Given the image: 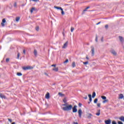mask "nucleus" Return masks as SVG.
<instances>
[{
    "instance_id": "6e6552de",
    "label": "nucleus",
    "mask_w": 124,
    "mask_h": 124,
    "mask_svg": "<svg viewBox=\"0 0 124 124\" xmlns=\"http://www.w3.org/2000/svg\"><path fill=\"white\" fill-rule=\"evenodd\" d=\"M2 23H1V25L2 27H4V23L6 22V20H5V18H3L2 21Z\"/></svg>"
},
{
    "instance_id": "20e7f679",
    "label": "nucleus",
    "mask_w": 124,
    "mask_h": 124,
    "mask_svg": "<svg viewBox=\"0 0 124 124\" xmlns=\"http://www.w3.org/2000/svg\"><path fill=\"white\" fill-rule=\"evenodd\" d=\"M73 109V113H76L77 112V106L75 105L73 108H72Z\"/></svg>"
},
{
    "instance_id": "423d86ee",
    "label": "nucleus",
    "mask_w": 124,
    "mask_h": 124,
    "mask_svg": "<svg viewBox=\"0 0 124 124\" xmlns=\"http://www.w3.org/2000/svg\"><path fill=\"white\" fill-rule=\"evenodd\" d=\"M105 124H111V119H108V120L105 121Z\"/></svg>"
},
{
    "instance_id": "7c9ffc66",
    "label": "nucleus",
    "mask_w": 124,
    "mask_h": 124,
    "mask_svg": "<svg viewBox=\"0 0 124 124\" xmlns=\"http://www.w3.org/2000/svg\"><path fill=\"white\" fill-rule=\"evenodd\" d=\"M61 11H62V12H61L62 15H64V12L63 11V9H62V10H61Z\"/></svg>"
},
{
    "instance_id": "aec40b11",
    "label": "nucleus",
    "mask_w": 124,
    "mask_h": 124,
    "mask_svg": "<svg viewBox=\"0 0 124 124\" xmlns=\"http://www.w3.org/2000/svg\"><path fill=\"white\" fill-rule=\"evenodd\" d=\"M119 39L121 42H123V41L124 40V38L122 36H119Z\"/></svg>"
},
{
    "instance_id": "13d9d810",
    "label": "nucleus",
    "mask_w": 124,
    "mask_h": 124,
    "mask_svg": "<svg viewBox=\"0 0 124 124\" xmlns=\"http://www.w3.org/2000/svg\"><path fill=\"white\" fill-rule=\"evenodd\" d=\"M101 41H103V38L101 39Z\"/></svg>"
},
{
    "instance_id": "f03ea898",
    "label": "nucleus",
    "mask_w": 124,
    "mask_h": 124,
    "mask_svg": "<svg viewBox=\"0 0 124 124\" xmlns=\"http://www.w3.org/2000/svg\"><path fill=\"white\" fill-rule=\"evenodd\" d=\"M33 67L31 66H24L22 67V69L23 70H30L31 69H32Z\"/></svg>"
},
{
    "instance_id": "a211bd4d",
    "label": "nucleus",
    "mask_w": 124,
    "mask_h": 124,
    "mask_svg": "<svg viewBox=\"0 0 124 124\" xmlns=\"http://www.w3.org/2000/svg\"><path fill=\"white\" fill-rule=\"evenodd\" d=\"M96 95V94L95 93V92H93V95H92L93 98H94V97H95Z\"/></svg>"
},
{
    "instance_id": "5fc2aeb1",
    "label": "nucleus",
    "mask_w": 124,
    "mask_h": 124,
    "mask_svg": "<svg viewBox=\"0 0 124 124\" xmlns=\"http://www.w3.org/2000/svg\"><path fill=\"white\" fill-rule=\"evenodd\" d=\"M86 59L87 60H89V57H88V56H87V57H86Z\"/></svg>"
},
{
    "instance_id": "bf43d9fd",
    "label": "nucleus",
    "mask_w": 124,
    "mask_h": 124,
    "mask_svg": "<svg viewBox=\"0 0 124 124\" xmlns=\"http://www.w3.org/2000/svg\"><path fill=\"white\" fill-rule=\"evenodd\" d=\"M90 103H91V102H88V104H90Z\"/></svg>"
},
{
    "instance_id": "09e8293b",
    "label": "nucleus",
    "mask_w": 124,
    "mask_h": 124,
    "mask_svg": "<svg viewBox=\"0 0 124 124\" xmlns=\"http://www.w3.org/2000/svg\"><path fill=\"white\" fill-rule=\"evenodd\" d=\"M105 28H106V29H108V25H105Z\"/></svg>"
},
{
    "instance_id": "49530a36",
    "label": "nucleus",
    "mask_w": 124,
    "mask_h": 124,
    "mask_svg": "<svg viewBox=\"0 0 124 124\" xmlns=\"http://www.w3.org/2000/svg\"><path fill=\"white\" fill-rule=\"evenodd\" d=\"M23 54H24V55H25V54H26V50L24 49L23 51Z\"/></svg>"
},
{
    "instance_id": "cd10ccee",
    "label": "nucleus",
    "mask_w": 124,
    "mask_h": 124,
    "mask_svg": "<svg viewBox=\"0 0 124 124\" xmlns=\"http://www.w3.org/2000/svg\"><path fill=\"white\" fill-rule=\"evenodd\" d=\"M17 76H22V74L21 73H17Z\"/></svg>"
},
{
    "instance_id": "b1692460",
    "label": "nucleus",
    "mask_w": 124,
    "mask_h": 124,
    "mask_svg": "<svg viewBox=\"0 0 124 124\" xmlns=\"http://www.w3.org/2000/svg\"><path fill=\"white\" fill-rule=\"evenodd\" d=\"M89 8H90V7H87L85 8V9H84L83 10V12H85V11H87V10H88V9H89Z\"/></svg>"
},
{
    "instance_id": "f704fd0d",
    "label": "nucleus",
    "mask_w": 124,
    "mask_h": 124,
    "mask_svg": "<svg viewBox=\"0 0 124 124\" xmlns=\"http://www.w3.org/2000/svg\"><path fill=\"white\" fill-rule=\"evenodd\" d=\"M19 58H20V53H17V59H19Z\"/></svg>"
},
{
    "instance_id": "473e14b6",
    "label": "nucleus",
    "mask_w": 124,
    "mask_h": 124,
    "mask_svg": "<svg viewBox=\"0 0 124 124\" xmlns=\"http://www.w3.org/2000/svg\"><path fill=\"white\" fill-rule=\"evenodd\" d=\"M88 63H89V62L87 61L85 62H83V64H88Z\"/></svg>"
},
{
    "instance_id": "bb28decb",
    "label": "nucleus",
    "mask_w": 124,
    "mask_h": 124,
    "mask_svg": "<svg viewBox=\"0 0 124 124\" xmlns=\"http://www.w3.org/2000/svg\"><path fill=\"white\" fill-rule=\"evenodd\" d=\"M75 62H73L72 64V67H74L75 66Z\"/></svg>"
},
{
    "instance_id": "052dcab7",
    "label": "nucleus",
    "mask_w": 124,
    "mask_h": 124,
    "mask_svg": "<svg viewBox=\"0 0 124 124\" xmlns=\"http://www.w3.org/2000/svg\"><path fill=\"white\" fill-rule=\"evenodd\" d=\"M22 6H25V5H22Z\"/></svg>"
},
{
    "instance_id": "9d476101",
    "label": "nucleus",
    "mask_w": 124,
    "mask_h": 124,
    "mask_svg": "<svg viewBox=\"0 0 124 124\" xmlns=\"http://www.w3.org/2000/svg\"><path fill=\"white\" fill-rule=\"evenodd\" d=\"M92 56H93L94 55V48L93 47V46H92Z\"/></svg>"
},
{
    "instance_id": "1a4fd4ad",
    "label": "nucleus",
    "mask_w": 124,
    "mask_h": 124,
    "mask_svg": "<svg viewBox=\"0 0 124 124\" xmlns=\"http://www.w3.org/2000/svg\"><path fill=\"white\" fill-rule=\"evenodd\" d=\"M124 97V94L122 93H121L119 95V99H123V98Z\"/></svg>"
},
{
    "instance_id": "f3484780",
    "label": "nucleus",
    "mask_w": 124,
    "mask_h": 124,
    "mask_svg": "<svg viewBox=\"0 0 124 124\" xmlns=\"http://www.w3.org/2000/svg\"><path fill=\"white\" fill-rule=\"evenodd\" d=\"M54 71H56V72L59 71V68H54L53 69Z\"/></svg>"
},
{
    "instance_id": "6e6d98bb",
    "label": "nucleus",
    "mask_w": 124,
    "mask_h": 124,
    "mask_svg": "<svg viewBox=\"0 0 124 124\" xmlns=\"http://www.w3.org/2000/svg\"><path fill=\"white\" fill-rule=\"evenodd\" d=\"M45 75H46V76H48V74L47 73H45Z\"/></svg>"
},
{
    "instance_id": "864d4df0",
    "label": "nucleus",
    "mask_w": 124,
    "mask_h": 124,
    "mask_svg": "<svg viewBox=\"0 0 124 124\" xmlns=\"http://www.w3.org/2000/svg\"><path fill=\"white\" fill-rule=\"evenodd\" d=\"M73 124H78V123H77V122H74Z\"/></svg>"
},
{
    "instance_id": "3c124183",
    "label": "nucleus",
    "mask_w": 124,
    "mask_h": 124,
    "mask_svg": "<svg viewBox=\"0 0 124 124\" xmlns=\"http://www.w3.org/2000/svg\"><path fill=\"white\" fill-rule=\"evenodd\" d=\"M83 98H84V99H87L88 97L87 96H86L85 97H84Z\"/></svg>"
},
{
    "instance_id": "e433bc0d",
    "label": "nucleus",
    "mask_w": 124,
    "mask_h": 124,
    "mask_svg": "<svg viewBox=\"0 0 124 124\" xmlns=\"http://www.w3.org/2000/svg\"><path fill=\"white\" fill-rule=\"evenodd\" d=\"M9 58H7L6 59V62H9Z\"/></svg>"
},
{
    "instance_id": "6ab92c4d",
    "label": "nucleus",
    "mask_w": 124,
    "mask_h": 124,
    "mask_svg": "<svg viewBox=\"0 0 124 124\" xmlns=\"http://www.w3.org/2000/svg\"><path fill=\"white\" fill-rule=\"evenodd\" d=\"M58 94L59 95H60V96H61V97L64 96V94H62V93H59Z\"/></svg>"
},
{
    "instance_id": "a878e982",
    "label": "nucleus",
    "mask_w": 124,
    "mask_h": 124,
    "mask_svg": "<svg viewBox=\"0 0 124 124\" xmlns=\"http://www.w3.org/2000/svg\"><path fill=\"white\" fill-rule=\"evenodd\" d=\"M98 100V99L97 98L95 99L94 100V103H97Z\"/></svg>"
},
{
    "instance_id": "2f4dec72",
    "label": "nucleus",
    "mask_w": 124,
    "mask_h": 124,
    "mask_svg": "<svg viewBox=\"0 0 124 124\" xmlns=\"http://www.w3.org/2000/svg\"><path fill=\"white\" fill-rule=\"evenodd\" d=\"M73 31H74V28L71 27V32H73Z\"/></svg>"
},
{
    "instance_id": "5701e85b",
    "label": "nucleus",
    "mask_w": 124,
    "mask_h": 124,
    "mask_svg": "<svg viewBox=\"0 0 124 124\" xmlns=\"http://www.w3.org/2000/svg\"><path fill=\"white\" fill-rule=\"evenodd\" d=\"M19 20H20V17H16V22H18L19 21Z\"/></svg>"
},
{
    "instance_id": "0eeeda50",
    "label": "nucleus",
    "mask_w": 124,
    "mask_h": 124,
    "mask_svg": "<svg viewBox=\"0 0 124 124\" xmlns=\"http://www.w3.org/2000/svg\"><path fill=\"white\" fill-rule=\"evenodd\" d=\"M68 44V42L67 41L65 44H64L63 46H62V48L63 49H65V48H66V47H67V45Z\"/></svg>"
},
{
    "instance_id": "c03bdc74",
    "label": "nucleus",
    "mask_w": 124,
    "mask_h": 124,
    "mask_svg": "<svg viewBox=\"0 0 124 124\" xmlns=\"http://www.w3.org/2000/svg\"><path fill=\"white\" fill-rule=\"evenodd\" d=\"M78 106H79V107H81L82 106V104H81L80 103H78Z\"/></svg>"
},
{
    "instance_id": "72a5a7b5",
    "label": "nucleus",
    "mask_w": 124,
    "mask_h": 124,
    "mask_svg": "<svg viewBox=\"0 0 124 124\" xmlns=\"http://www.w3.org/2000/svg\"><path fill=\"white\" fill-rule=\"evenodd\" d=\"M112 124H117V122H116V121H113L112 122Z\"/></svg>"
},
{
    "instance_id": "412c9836",
    "label": "nucleus",
    "mask_w": 124,
    "mask_h": 124,
    "mask_svg": "<svg viewBox=\"0 0 124 124\" xmlns=\"http://www.w3.org/2000/svg\"><path fill=\"white\" fill-rule=\"evenodd\" d=\"M34 10H35V8L34 7H32L31 10V13H32V12H33Z\"/></svg>"
},
{
    "instance_id": "37998d69",
    "label": "nucleus",
    "mask_w": 124,
    "mask_h": 124,
    "mask_svg": "<svg viewBox=\"0 0 124 124\" xmlns=\"http://www.w3.org/2000/svg\"><path fill=\"white\" fill-rule=\"evenodd\" d=\"M95 41H96V42H97V41H98V40H97V35H96Z\"/></svg>"
},
{
    "instance_id": "39448f33",
    "label": "nucleus",
    "mask_w": 124,
    "mask_h": 124,
    "mask_svg": "<svg viewBox=\"0 0 124 124\" xmlns=\"http://www.w3.org/2000/svg\"><path fill=\"white\" fill-rule=\"evenodd\" d=\"M78 116L80 118H82V109H78Z\"/></svg>"
},
{
    "instance_id": "f8f14e48",
    "label": "nucleus",
    "mask_w": 124,
    "mask_h": 124,
    "mask_svg": "<svg viewBox=\"0 0 124 124\" xmlns=\"http://www.w3.org/2000/svg\"><path fill=\"white\" fill-rule=\"evenodd\" d=\"M46 98H47V99L50 98V93H47L46 95Z\"/></svg>"
},
{
    "instance_id": "f257e3e1",
    "label": "nucleus",
    "mask_w": 124,
    "mask_h": 124,
    "mask_svg": "<svg viewBox=\"0 0 124 124\" xmlns=\"http://www.w3.org/2000/svg\"><path fill=\"white\" fill-rule=\"evenodd\" d=\"M63 106H65L62 108L63 111H71L73 108L72 105H68L67 103L63 104Z\"/></svg>"
},
{
    "instance_id": "79ce46f5",
    "label": "nucleus",
    "mask_w": 124,
    "mask_h": 124,
    "mask_svg": "<svg viewBox=\"0 0 124 124\" xmlns=\"http://www.w3.org/2000/svg\"><path fill=\"white\" fill-rule=\"evenodd\" d=\"M36 30L38 31H39V27H36Z\"/></svg>"
},
{
    "instance_id": "393cba45",
    "label": "nucleus",
    "mask_w": 124,
    "mask_h": 124,
    "mask_svg": "<svg viewBox=\"0 0 124 124\" xmlns=\"http://www.w3.org/2000/svg\"><path fill=\"white\" fill-rule=\"evenodd\" d=\"M101 98H102V99H104V100H105V99H106V96H101Z\"/></svg>"
},
{
    "instance_id": "2eb2a0df",
    "label": "nucleus",
    "mask_w": 124,
    "mask_h": 124,
    "mask_svg": "<svg viewBox=\"0 0 124 124\" xmlns=\"http://www.w3.org/2000/svg\"><path fill=\"white\" fill-rule=\"evenodd\" d=\"M34 55L35 57H36V56H37V51L36 50V49H34Z\"/></svg>"
},
{
    "instance_id": "a19ab883",
    "label": "nucleus",
    "mask_w": 124,
    "mask_h": 124,
    "mask_svg": "<svg viewBox=\"0 0 124 124\" xmlns=\"http://www.w3.org/2000/svg\"><path fill=\"white\" fill-rule=\"evenodd\" d=\"M14 7H17V3H16V2L15 3Z\"/></svg>"
},
{
    "instance_id": "c85d7f7f",
    "label": "nucleus",
    "mask_w": 124,
    "mask_h": 124,
    "mask_svg": "<svg viewBox=\"0 0 124 124\" xmlns=\"http://www.w3.org/2000/svg\"><path fill=\"white\" fill-rule=\"evenodd\" d=\"M106 102H108V99H105L103 101V103H106Z\"/></svg>"
},
{
    "instance_id": "4be33fe9",
    "label": "nucleus",
    "mask_w": 124,
    "mask_h": 124,
    "mask_svg": "<svg viewBox=\"0 0 124 124\" xmlns=\"http://www.w3.org/2000/svg\"><path fill=\"white\" fill-rule=\"evenodd\" d=\"M96 116H99L100 115V109L98 111V113H96Z\"/></svg>"
},
{
    "instance_id": "58836bf2",
    "label": "nucleus",
    "mask_w": 124,
    "mask_h": 124,
    "mask_svg": "<svg viewBox=\"0 0 124 124\" xmlns=\"http://www.w3.org/2000/svg\"><path fill=\"white\" fill-rule=\"evenodd\" d=\"M100 105H101L100 103H98V104H97V106L98 107H99V108H100Z\"/></svg>"
},
{
    "instance_id": "9b49d317",
    "label": "nucleus",
    "mask_w": 124,
    "mask_h": 124,
    "mask_svg": "<svg viewBox=\"0 0 124 124\" xmlns=\"http://www.w3.org/2000/svg\"><path fill=\"white\" fill-rule=\"evenodd\" d=\"M0 98L5 99L6 98V96H5L4 95L2 94H0Z\"/></svg>"
},
{
    "instance_id": "a18cd8bd",
    "label": "nucleus",
    "mask_w": 124,
    "mask_h": 124,
    "mask_svg": "<svg viewBox=\"0 0 124 124\" xmlns=\"http://www.w3.org/2000/svg\"><path fill=\"white\" fill-rule=\"evenodd\" d=\"M118 124H124V123H123V122H122L121 121H119L118 122Z\"/></svg>"
},
{
    "instance_id": "de8ad7c7",
    "label": "nucleus",
    "mask_w": 124,
    "mask_h": 124,
    "mask_svg": "<svg viewBox=\"0 0 124 124\" xmlns=\"http://www.w3.org/2000/svg\"><path fill=\"white\" fill-rule=\"evenodd\" d=\"M92 100H93V99H92V98H89V101L90 102H92Z\"/></svg>"
},
{
    "instance_id": "8fccbe9b",
    "label": "nucleus",
    "mask_w": 124,
    "mask_h": 124,
    "mask_svg": "<svg viewBox=\"0 0 124 124\" xmlns=\"http://www.w3.org/2000/svg\"><path fill=\"white\" fill-rule=\"evenodd\" d=\"M88 96H89V98H92V95L91 94H89Z\"/></svg>"
},
{
    "instance_id": "4c0bfd02",
    "label": "nucleus",
    "mask_w": 124,
    "mask_h": 124,
    "mask_svg": "<svg viewBox=\"0 0 124 124\" xmlns=\"http://www.w3.org/2000/svg\"><path fill=\"white\" fill-rule=\"evenodd\" d=\"M66 62H68V60L66 59L65 61L64 62V63H66Z\"/></svg>"
},
{
    "instance_id": "c9c22d12",
    "label": "nucleus",
    "mask_w": 124,
    "mask_h": 124,
    "mask_svg": "<svg viewBox=\"0 0 124 124\" xmlns=\"http://www.w3.org/2000/svg\"><path fill=\"white\" fill-rule=\"evenodd\" d=\"M8 121H9V122H10V123H12V119H10L8 118Z\"/></svg>"
},
{
    "instance_id": "c756f323",
    "label": "nucleus",
    "mask_w": 124,
    "mask_h": 124,
    "mask_svg": "<svg viewBox=\"0 0 124 124\" xmlns=\"http://www.w3.org/2000/svg\"><path fill=\"white\" fill-rule=\"evenodd\" d=\"M67 101H66V98H64L63 99V102H64V103H66Z\"/></svg>"
},
{
    "instance_id": "dca6fc26",
    "label": "nucleus",
    "mask_w": 124,
    "mask_h": 124,
    "mask_svg": "<svg viewBox=\"0 0 124 124\" xmlns=\"http://www.w3.org/2000/svg\"><path fill=\"white\" fill-rule=\"evenodd\" d=\"M119 120H120V121H122V122H124V117L121 116L119 117Z\"/></svg>"
},
{
    "instance_id": "ea45409f",
    "label": "nucleus",
    "mask_w": 124,
    "mask_h": 124,
    "mask_svg": "<svg viewBox=\"0 0 124 124\" xmlns=\"http://www.w3.org/2000/svg\"><path fill=\"white\" fill-rule=\"evenodd\" d=\"M32 1H34L35 2H36L37 1H39V0H31Z\"/></svg>"
},
{
    "instance_id": "7ed1b4c3",
    "label": "nucleus",
    "mask_w": 124,
    "mask_h": 124,
    "mask_svg": "<svg viewBox=\"0 0 124 124\" xmlns=\"http://www.w3.org/2000/svg\"><path fill=\"white\" fill-rule=\"evenodd\" d=\"M87 118L89 119V120H91V119H92V118H93V114H92V113H88L87 114Z\"/></svg>"
},
{
    "instance_id": "ddd939ff",
    "label": "nucleus",
    "mask_w": 124,
    "mask_h": 124,
    "mask_svg": "<svg viewBox=\"0 0 124 124\" xmlns=\"http://www.w3.org/2000/svg\"><path fill=\"white\" fill-rule=\"evenodd\" d=\"M111 54H113L114 55V56H116V55H117V53L114 50H111Z\"/></svg>"
},
{
    "instance_id": "4468645a",
    "label": "nucleus",
    "mask_w": 124,
    "mask_h": 124,
    "mask_svg": "<svg viewBox=\"0 0 124 124\" xmlns=\"http://www.w3.org/2000/svg\"><path fill=\"white\" fill-rule=\"evenodd\" d=\"M54 8H56V9H59V10H62V8L61 7H58V6H55Z\"/></svg>"
},
{
    "instance_id": "603ef678",
    "label": "nucleus",
    "mask_w": 124,
    "mask_h": 124,
    "mask_svg": "<svg viewBox=\"0 0 124 124\" xmlns=\"http://www.w3.org/2000/svg\"><path fill=\"white\" fill-rule=\"evenodd\" d=\"M51 66H53L54 67H56V64H52Z\"/></svg>"
},
{
    "instance_id": "4d7b16f0",
    "label": "nucleus",
    "mask_w": 124,
    "mask_h": 124,
    "mask_svg": "<svg viewBox=\"0 0 124 124\" xmlns=\"http://www.w3.org/2000/svg\"><path fill=\"white\" fill-rule=\"evenodd\" d=\"M100 23H101V22H99L98 23L96 24V25H99V24H100Z\"/></svg>"
}]
</instances>
